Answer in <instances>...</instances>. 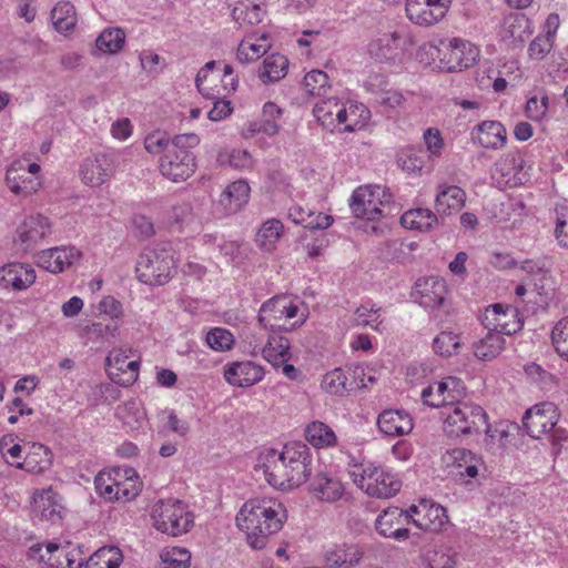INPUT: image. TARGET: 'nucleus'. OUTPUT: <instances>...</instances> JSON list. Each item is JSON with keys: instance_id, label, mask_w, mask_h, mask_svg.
Here are the masks:
<instances>
[{"instance_id": "3c124183", "label": "nucleus", "mask_w": 568, "mask_h": 568, "mask_svg": "<svg viewBox=\"0 0 568 568\" xmlns=\"http://www.w3.org/2000/svg\"><path fill=\"white\" fill-rule=\"evenodd\" d=\"M460 346V337L450 331L440 332L433 342L436 354L440 356H452L457 353Z\"/></svg>"}, {"instance_id": "1a4fd4ad", "label": "nucleus", "mask_w": 568, "mask_h": 568, "mask_svg": "<svg viewBox=\"0 0 568 568\" xmlns=\"http://www.w3.org/2000/svg\"><path fill=\"white\" fill-rule=\"evenodd\" d=\"M412 514L419 515V508L415 505L410 506L408 510L389 507L377 516L375 528L383 537L406 540L409 537L407 525L412 523Z\"/></svg>"}, {"instance_id": "774afa93", "label": "nucleus", "mask_w": 568, "mask_h": 568, "mask_svg": "<svg viewBox=\"0 0 568 568\" xmlns=\"http://www.w3.org/2000/svg\"><path fill=\"white\" fill-rule=\"evenodd\" d=\"M555 236L558 244L568 247V212H561L557 216Z\"/></svg>"}, {"instance_id": "09e8293b", "label": "nucleus", "mask_w": 568, "mask_h": 568, "mask_svg": "<svg viewBox=\"0 0 568 568\" xmlns=\"http://www.w3.org/2000/svg\"><path fill=\"white\" fill-rule=\"evenodd\" d=\"M282 232L283 224L280 220H268L260 229L256 237V243L264 251H271L275 242L281 237Z\"/></svg>"}, {"instance_id": "ddd939ff", "label": "nucleus", "mask_w": 568, "mask_h": 568, "mask_svg": "<svg viewBox=\"0 0 568 568\" xmlns=\"http://www.w3.org/2000/svg\"><path fill=\"white\" fill-rule=\"evenodd\" d=\"M463 382L457 377L448 376L424 388L420 397L425 405L437 408L454 404L463 395Z\"/></svg>"}, {"instance_id": "f03ea898", "label": "nucleus", "mask_w": 568, "mask_h": 568, "mask_svg": "<svg viewBox=\"0 0 568 568\" xmlns=\"http://www.w3.org/2000/svg\"><path fill=\"white\" fill-rule=\"evenodd\" d=\"M558 420L557 406L550 402L534 405L523 416V425L527 434L534 439L547 438L555 455L560 453L562 444L568 440V432L558 426Z\"/></svg>"}, {"instance_id": "4be33fe9", "label": "nucleus", "mask_w": 568, "mask_h": 568, "mask_svg": "<svg viewBox=\"0 0 568 568\" xmlns=\"http://www.w3.org/2000/svg\"><path fill=\"white\" fill-rule=\"evenodd\" d=\"M310 493L326 503L338 500L344 494L342 481L327 473L318 471L310 481Z\"/></svg>"}, {"instance_id": "6e6d98bb", "label": "nucleus", "mask_w": 568, "mask_h": 568, "mask_svg": "<svg viewBox=\"0 0 568 568\" xmlns=\"http://www.w3.org/2000/svg\"><path fill=\"white\" fill-rule=\"evenodd\" d=\"M305 91L313 97H321L329 89L328 77L324 71L312 70L304 77Z\"/></svg>"}, {"instance_id": "4c0bfd02", "label": "nucleus", "mask_w": 568, "mask_h": 568, "mask_svg": "<svg viewBox=\"0 0 568 568\" xmlns=\"http://www.w3.org/2000/svg\"><path fill=\"white\" fill-rule=\"evenodd\" d=\"M344 102L331 98L317 102L313 109L316 120L326 129L333 131L338 126L339 110Z\"/></svg>"}, {"instance_id": "6e6552de", "label": "nucleus", "mask_w": 568, "mask_h": 568, "mask_svg": "<svg viewBox=\"0 0 568 568\" xmlns=\"http://www.w3.org/2000/svg\"><path fill=\"white\" fill-rule=\"evenodd\" d=\"M392 201V195L381 185H364L357 187L351 197L349 206L356 217L368 221L378 220L383 207Z\"/></svg>"}, {"instance_id": "052dcab7", "label": "nucleus", "mask_w": 568, "mask_h": 568, "mask_svg": "<svg viewBox=\"0 0 568 568\" xmlns=\"http://www.w3.org/2000/svg\"><path fill=\"white\" fill-rule=\"evenodd\" d=\"M106 366L109 367V375L115 383V379L121 378L120 374L125 373V364L128 355L123 349H113L106 356Z\"/></svg>"}, {"instance_id": "b1692460", "label": "nucleus", "mask_w": 568, "mask_h": 568, "mask_svg": "<svg viewBox=\"0 0 568 568\" xmlns=\"http://www.w3.org/2000/svg\"><path fill=\"white\" fill-rule=\"evenodd\" d=\"M81 256L75 247H53L43 251L40 255V264L51 273L63 272L67 267L74 264Z\"/></svg>"}, {"instance_id": "c9c22d12", "label": "nucleus", "mask_w": 568, "mask_h": 568, "mask_svg": "<svg viewBox=\"0 0 568 568\" xmlns=\"http://www.w3.org/2000/svg\"><path fill=\"white\" fill-rule=\"evenodd\" d=\"M362 559V552L356 546L337 547L325 555L327 568H351Z\"/></svg>"}, {"instance_id": "c756f323", "label": "nucleus", "mask_w": 568, "mask_h": 568, "mask_svg": "<svg viewBox=\"0 0 568 568\" xmlns=\"http://www.w3.org/2000/svg\"><path fill=\"white\" fill-rule=\"evenodd\" d=\"M250 185L244 180L232 182L220 196V204L226 214L239 212L248 201Z\"/></svg>"}, {"instance_id": "cd10ccee", "label": "nucleus", "mask_w": 568, "mask_h": 568, "mask_svg": "<svg viewBox=\"0 0 568 568\" xmlns=\"http://www.w3.org/2000/svg\"><path fill=\"white\" fill-rule=\"evenodd\" d=\"M466 193L456 185H449L438 192L435 200V210L442 222L446 216L459 212L465 205Z\"/></svg>"}, {"instance_id": "37998d69", "label": "nucleus", "mask_w": 568, "mask_h": 568, "mask_svg": "<svg viewBox=\"0 0 568 568\" xmlns=\"http://www.w3.org/2000/svg\"><path fill=\"white\" fill-rule=\"evenodd\" d=\"M288 68L286 57L275 53L267 55L260 71V78L264 82H275L284 78Z\"/></svg>"}, {"instance_id": "bf43d9fd", "label": "nucleus", "mask_w": 568, "mask_h": 568, "mask_svg": "<svg viewBox=\"0 0 568 568\" xmlns=\"http://www.w3.org/2000/svg\"><path fill=\"white\" fill-rule=\"evenodd\" d=\"M164 568H189L190 552L184 548H172L161 556Z\"/></svg>"}, {"instance_id": "49530a36", "label": "nucleus", "mask_w": 568, "mask_h": 568, "mask_svg": "<svg viewBox=\"0 0 568 568\" xmlns=\"http://www.w3.org/2000/svg\"><path fill=\"white\" fill-rule=\"evenodd\" d=\"M116 416L130 429H135L142 426L145 420V413L140 408L139 403L135 400L125 402L116 408Z\"/></svg>"}, {"instance_id": "e433bc0d", "label": "nucleus", "mask_w": 568, "mask_h": 568, "mask_svg": "<svg viewBox=\"0 0 568 568\" xmlns=\"http://www.w3.org/2000/svg\"><path fill=\"white\" fill-rule=\"evenodd\" d=\"M505 344L504 336L494 331H488L485 337L474 344V354L480 361H491L501 353Z\"/></svg>"}, {"instance_id": "2eb2a0df", "label": "nucleus", "mask_w": 568, "mask_h": 568, "mask_svg": "<svg viewBox=\"0 0 568 568\" xmlns=\"http://www.w3.org/2000/svg\"><path fill=\"white\" fill-rule=\"evenodd\" d=\"M443 68L448 72H457L469 68L476 61L478 50L468 41L454 38L440 51Z\"/></svg>"}, {"instance_id": "f704fd0d", "label": "nucleus", "mask_w": 568, "mask_h": 568, "mask_svg": "<svg viewBox=\"0 0 568 568\" xmlns=\"http://www.w3.org/2000/svg\"><path fill=\"white\" fill-rule=\"evenodd\" d=\"M478 143L486 149H500L506 143V130L500 122L484 121L477 125Z\"/></svg>"}, {"instance_id": "7ed1b4c3", "label": "nucleus", "mask_w": 568, "mask_h": 568, "mask_svg": "<svg viewBox=\"0 0 568 568\" xmlns=\"http://www.w3.org/2000/svg\"><path fill=\"white\" fill-rule=\"evenodd\" d=\"M200 139L194 133L178 134L171 139L168 152L159 160L161 174L172 181L187 180L196 169L195 155L192 149L197 146Z\"/></svg>"}, {"instance_id": "de8ad7c7", "label": "nucleus", "mask_w": 568, "mask_h": 568, "mask_svg": "<svg viewBox=\"0 0 568 568\" xmlns=\"http://www.w3.org/2000/svg\"><path fill=\"white\" fill-rule=\"evenodd\" d=\"M285 297H273L262 304L257 321L263 327H273L272 320H281L284 315Z\"/></svg>"}, {"instance_id": "473e14b6", "label": "nucleus", "mask_w": 568, "mask_h": 568, "mask_svg": "<svg viewBox=\"0 0 568 568\" xmlns=\"http://www.w3.org/2000/svg\"><path fill=\"white\" fill-rule=\"evenodd\" d=\"M52 552L50 568H81L84 559L75 549H70L69 544L65 546L49 541L48 550Z\"/></svg>"}, {"instance_id": "f257e3e1", "label": "nucleus", "mask_w": 568, "mask_h": 568, "mask_svg": "<svg viewBox=\"0 0 568 568\" xmlns=\"http://www.w3.org/2000/svg\"><path fill=\"white\" fill-rule=\"evenodd\" d=\"M286 519L283 504L271 498L251 499L240 509L236 525L246 534L252 548L263 549L268 537L278 532Z\"/></svg>"}, {"instance_id": "0eeeda50", "label": "nucleus", "mask_w": 568, "mask_h": 568, "mask_svg": "<svg viewBox=\"0 0 568 568\" xmlns=\"http://www.w3.org/2000/svg\"><path fill=\"white\" fill-rule=\"evenodd\" d=\"M351 476L361 489L376 498H390L402 486L393 474L373 464L356 466Z\"/></svg>"}, {"instance_id": "2f4dec72", "label": "nucleus", "mask_w": 568, "mask_h": 568, "mask_svg": "<svg viewBox=\"0 0 568 568\" xmlns=\"http://www.w3.org/2000/svg\"><path fill=\"white\" fill-rule=\"evenodd\" d=\"M400 223L409 230L428 232L443 222L437 213L418 207L406 211L400 217Z\"/></svg>"}, {"instance_id": "f3484780", "label": "nucleus", "mask_w": 568, "mask_h": 568, "mask_svg": "<svg viewBox=\"0 0 568 568\" xmlns=\"http://www.w3.org/2000/svg\"><path fill=\"white\" fill-rule=\"evenodd\" d=\"M405 10L407 18L419 26H432L447 13L444 3L436 0H406Z\"/></svg>"}, {"instance_id": "f8f14e48", "label": "nucleus", "mask_w": 568, "mask_h": 568, "mask_svg": "<svg viewBox=\"0 0 568 568\" xmlns=\"http://www.w3.org/2000/svg\"><path fill=\"white\" fill-rule=\"evenodd\" d=\"M282 454L288 466L291 480L300 487L311 476L312 455L310 448L302 442H291L284 445Z\"/></svg>"}, {"instance_id": "680f3d73", "label": "nucleus", "mask_w": 568, "mask_h": 568, "mask_svg": "<svg viewBox=\"0 0 568 568\" xmlns=\"http://www.w3.org/2000/svg\"><path fill=\"white\" fill-rule=\"evenodd\" d=\"M94 486L97 493L105 500L113 501L119 497V494H115L118 493V481L112 480L110 476L99 474L94 479Z\"/></svg>"}, {"instance_id": "423d86ee", "label": "nucleus", "mask_w": 568, "mask_h": 568, "mask_svg": "<svg viewBox=\"0 0 568 568\" xmlns=\"http://www.w3.org/2000/svg\"><path fill=\"white\" fill-rule=\"evenodd\" d=\"M174 258L169 250L148 248L136 261L135 273L141 283L148 285H163L172 278Z\"/></svg>"}, {"instance_id": "0e129e2a", "label": "nucleus", "mask_w": 568, "mask_h": 568, "mask_svg": "<svg viewBox=\"0 0 568 568\" xmlns=\"http://www.w3.org/2000/svg\"><path fill=\"white\" fill-rule=\"evenodd\" d=\"M554 40L541 34L537 36L528 47V55L532 60H542L552 49Z\"/></svg>"}, {"instance_id": "a19ab883", "label": "nucleus", "mask_w": 568, "mask_h": 568, "mask_svg": "<svg viewBox=\"0 0 568 568\" xmlns=\"http://www.w3.org/2000/svg\"><path fill=\"white\" fill-rule=\"evenodd\" d=\"M271 44L267 36L263 34L258 41H253L252 38L242 40L237 48L236 57L241 63H250L260 59L270 49Z\"/></svg>"}, {"instance_id": "20e7f679", "label": "nucleus", "mask_w": 568, "mask_h": 568, "mask_svg": "<svg viewBox=\"0 0 568 568\" xmlns=\"http://www.w3.org/2000/svg\"><path fill=\"white\" fill-rule=\"evenodd\" d=\"M153 527L168 536L179 537L191 530L194 516L187 506L179 499H161L151 510Z\"/></svg>"}, {"instance_id": "5fc2aeb1", "label": "nucleus", "mask_w": 568, "mask_h": 568, "mask_svg": "<svg viewBox=\"0 0 568 568\" xmlns=\"http://www.w3.org/2000/svg\"><path fill=\"white\" fill-rule=\"evenodd\" d=\"M551 343L556 353L568 362V316L559 320L552 327Z\"/></svg>"}, {"instance_id": "aec40b11", "label": "nucleus", "mask_w": 568, "mask_h": 568, "mask_svg": "<svg viewBox=\"0 0 568 568\" xmlns=\"http://www.w3.org/2000/svg\"><path fill=\"white\" fill-rule=\"evenodd\" d=\"M263 377V367L251 361L233 363L224 369L226 382L236 387H250Z\"/></svg>"}, {"instance_id": "864d4df0", "label": "nucleus", "mask_w": 568, "mask_h": 568, "mask_svg": "<svg viewBox=\"0 0 568 568\" xmlns=\"http://www.w3.org/2000/svg\"><path fill=\"white\" fill-rule=\"evenodd\" d=\"M142 483L139 480L134 469H125L124 481H118L119 497L116 500L129 501L134 499L141 491Z\"/></svg>"}, {"instance_id": "13d9d810", "label": "nucleus", "mask_w": 568, "mask_h": 568, "mask_svg": "<svg viewBox=\"0 0 568 568\" xmlns=\"http://www.w3.org/2000/svg\"><path fill=\"white\" fill-rule=\"evenodd\" d=\"M206 343L207 345L219 352H225L232 348L234 344V337L232 333L222 327L212 328L206 334Z\"/></svg>"}, {"instance_id": "412c9836", "label": "nucleus", "mask_w": 568, "mask_h": 568, "mask_svg": "<svg viewBox=\"0 0 568 568\" xmlns=\"http://www.w3.org/2000/svg\"><path fill=\"white\" fill-rule=\"evenodd\" d=\"M445 282L438 277L418 280L415 285V294L418 296V303L428 310L442 307L445 301Z\"/></svg>"}, {"instance_id": "72a5a7b5", "label": "nucleus", "mask_w": 568, "mask_h": 568, "mask_svg": "<svg viewBox=\"0 0 568 568\" xmlns=\"http://www.w3.org/2000/svg\"><path fill=\"white\" fill-rule=\"evenodd\" d=\"M262 355L273 366L287 363L292 358L290 339L282 335H270Z\"/></svg>"}, {"instance_id": "393cba45", "label": "nucleus", "mask_w": 568, "mask_h": 568, "mask_svg": "<svg viewBox=\"0 0 568 568\" xmlns=\"http://www.w3.org/2000/svg\"><path fill=\"white\" fill-rule=\"evenodd\" d=\"M382 433L388 436H403L413 429V419L404 410L386 409L377 418Z\"/></svg>"}, {"instance_id": "7c9ffc66", "label": "nucleus", "mask_w": 568, "mask_h": 568, "mask_svg": "<svg viewBox=\"0 0 568 568\" xmlns=\"http://www.w3.org/2000/svg\"><path fill=\"white\" fill-rule=\"evenodd\" d=\"M420 514L417 518L412 516V523L423 530L437 531L448 521L446 509L438 504L417 506Z\"/></svg>"}, {"instance_id": "e2e57ef3", "label": "nucleus", "mask_w": 568, "mask_h": 568, "mask_svg": "<svg viewBox=\"0 0 568 568\" xmlns=\"http://www.w3.org/2000/svg\"><path fill=\"white\" fill-rule=\"evenodd\" d=\"M170 144L171 140L161 132L150 133L144 140V148L151 154H165Z\"/></svg>"}, {"instance_id": "ea45409f", "label": "nucleus", "mask_w": 568, "mask_h": 568, "mask_svg": "<svg viewBox=\"0 0 568 568\" xmlns=\"http://www.w3.org/2000/svg\"><path fill=\"white\" fill-rule=\"evenodd\" d=\"M51 464V454L42 444H36L26 456L24 460L17 463L16 467L24 469L29 473L40 474L44 471Z\"/></svg>"}, {"instance_id": "69168bd1", "label": "nucleus", "mask_w": 568, "mask_h": 568, "mask_svg": "<svg viewBox=\"0 0 568 568\" xmlns=\"http://www.w3.org/2000/svg\"><path fill=\"white\" fill-rule=\"evenodd\" d=\"M94 556L101 561V568H119L122 561L121 550L116 547L101 548Z\"/></svg>"}, {"instance_id": "58836bf2", "label": "nucleus", "mask_w": 568, "mask_h": 568, "mask_svg": "<svg viewBox=\"0 0 568 568\" xmlns=\"http://www.w3.org/2000/svg\"><path fill=\"white\" fill-rule=\"evenodd\" d=\"M77 20L75 8L69 1L57 3L51 11L52 24L59 33L67 34L73 31Z\"/></svg>"}, {"instance_id": "4468645a", "label": "nucleus", "mask_w": 568, "mask_h": 568, "mask_svg": "<svg viewBox=\"0 0 568 568\" xmlns=\"http://www.w3.org/2000/svg\"><path fill=\"white\" fill-rule=\"evenodd\" d=\"M114 173V159L111 154L98 153L82 161L79 175L91 187L104 184Z\"/></svg>"}, {"instance_id": "a211bd4d", "label": "nucleus", "mask_w": 568, "mask_h": 568, "mask_svg": "<svg viewBox=\"0 0 568 568\" xmlns=\"http://www.w3.org/2000/svg\"><path fill=\"white\" fill-rule=\"evenodd\" d=\"M51 232L49 220L41 215H30L17 229V235L23 250L34 248Z\"/></svg>"}, {"instance_id": "338daca9", "label": "nucleus", "mask_w": 568, "mask_h": 568, "mask_svg": "<svg viewBox=\"0 0 568 568\" xmlns=\"http://www.w3.org/2000/svg\"><path fill=\"white\" fill-rule=\"evenodd\" d=\"M379 311L381 308L374 310V308H367L366 306L362 305L355 311V322L358 326L362 327H374L377 328V325L374 326V324L381 323L378 321L379 318Z\"/></svg>"}, {"instance_id": "9b49d317", "label": "nucleus", "mask_w": 568, "mask_h": 568, "mask_svg": "<svg viewBox=\"0 0 568 568\" xmlns=\"http://www.w3.org/2000/svg\"><path fill=\"white\" fill-rule=\"evenodd\" d=\"M483 324L488 331L503 336L519 332L524 326V320L516 307L496 303L486 308Z\"/></svg>"}, {"instance_id": "603ef678", "label": "nucleus", "mask_w": 568, "mask_h": 568, "mask_svg": "<svg viewBox=\"0 0 568 568\" xmlns=\"http://www.w3.org/2000/svg\"><path fill=\"white\" fill-rule=\"evenodd\" d=\"M234 20L240 23L256 24L262 21V9L258 3L251 0L236 6L232 11Z\"/></svg>"}, {"instance_id": "4d7b16f0", "label": "nucleus", "mask_w": 568, "mask_h": 568, "mask_svg": "<svg viewBox=\"0 0 568 568\" xmlns=\"http://www.w3.org/2000/svg\"><path fill=\"white\" fill-rule=\"evenodd\" d=\"M457 552L448 547H436L428 551L427 561L430 568H454Z\"/></svg>"}, {"instance_id": "39448f33", "label": "nucleus", "mask_w": 568, "mask_h": 568, "mask_svg": "<svg viewBox=\"0 0 568 568\" xmlns=\"http://www.w3.org/2000/svg\"><path fill=\"white\" fill-rule=\"evenodd\" d=\"M486 412L475 404L458 403L444 420V432L449 437H459L468 434L489 435L490 426Z\"/></svg>"}, {"instance_id": "c03bdc74", "label": "nucleus", "mask_w": 568, "mask_h": 568, "mask_svg": "<svg viewBox=\"0 0 568 568\" xmlns=\"http://www.w3.org/2000/svg\"><path fill=\"white\" fill-rule=\"evenodd\" d=\"M322 388L336 396H345L353 389V384L347 382V376L342 368H335L323 376Z\"/></svg>"}, {"instance_id": "6ab92c4d", "label": "nucleus", "mask_w": 568, "mask_h": 568, "mask_svg": "<svg viewBox=\"0 0 568 568\" xmlns=\"http://www.w3.org/2000/svg\"><path fill=\"white\" fill-rule=\"evenodd\" d=\"M36 281V271L31 265L9 263L0 267V287L22 291Z\"/></svg>"}, {"instance_id": "a18cd8bd", "label": "nucleus", "mask_w": 568, "mask_h": 568, "mask_svg": "<svg viewBox=\"0 0 568 568\" xmlns=\"http://www.w3.org/2000/svg\"><path fill=\"white\" fill-rule=\"evenodd\" d=\"M125 42V33L120 28L105 29L95 40L97 49L114 54L122 50Z\"/></svg>"}, {"instance_id": "a878e982", "label": "nucleus", "mask_w": 568, "mask_h": 568, "mask_svg": "<svg viewBox=\"0 0 568 568\" xmlns=\"http://www.w3.org/2000/svg\"><path fill=\"white\" fill-rule=\"evenodd\" d=\"M21 170H23V163L20 161L13 162L6 172V183L14 194L28 196L39 189L40 181L37 176L20 172Z\"/></svg>"}, {"instance_id": "79ce46f5", "label": "nucleus", "mask_w": 568, "mask_h": 568, "mask_svg": "<svg viewBox=\"0 0 568 568\" xmlns=\"http://www.w3.org/2000/svg\"><path fill=\"white\" fill-rule=\"evenodd\" d=\"M305 438L316 448L334 446L337 439L333 429L318 420L307 425L305 428Z\"/></svg>"}, {"instance_id": "8fccbe9b", "label": "nucleus", "mask_w": 568, "mask_h": 568, "mask_svg": "<svg viewBox=\"0 0 568 568\" xmlns=\"http://www.w3.org/2000/svg\"><path fill=\"white\" fill-rule=\"evenodd\" d=\"M397 164L407 173H420L425 164V152L416 149L403 150L397 155Z\"/></svg>"}, {"instance_id": "9d476101", "label": "nucleus", "mask_w": 568, "mask_h": 568, "mask_svg": "<svg viewBox=\"0 0 568 568\" xmlns=\"http://www.w3.org/2000/svg\"><path fill=\"white\" fill-rule=\"evenodd\" d=\"M262 470L266 481L278 489L297 488L293 480L282 452L268 448L260 454L256 470Z\"/></svg>"}, {"instance_id": "dca6fc26", "label": "nucleus", "mask_w": 568, "mask_h": 568, "mask_svg": "<svg viewBox=\"0 0 568 568\" xmlns=\"http://www.w3.org/2000/svg\"><path fill=\"white\" fill-rule=\"evenodd\" d=\"M410 44L409 34L404 29H399L373 39L368 44V52L376 61H390L398 55L399 50Z\"/></svg>"}, {"instance_id": "5701e85b", "label": "nucleus", "mask_w": 568, "mask_h": 568, "mask_svg": "<svg viewBox=\"0 0 568 568\" xmlns=\"http://www.w3.org/2000/svg\"><path fill=\"white\" fill-rule=\"evenodd\" d=\"M282 116V110L273 102H266L263 106L262 118L248 122L244 128V136L251 138L258 133H265L273 136L280 131L278 119Z\"/></svg>"}, {"instance_id": "bb28decb", "label": "nucleus", "mask_w": 568, "mask_h": 568, "mask_svg": "<svg viewBox=\"0 0 568 568\" xmlns=\"http://www.w3.org/2000/svg\"><path fill=\"white\" fill-rule=\"evenodd\" d=\"M338 113L337 129L341 132H354L364 128L371 116L369 110L357 102L344 103Z\"/></svg>"}, {"instance_id": "c85d7f7f", "label": "nucleus", "mask_w": 568, "mask_h": 568, "mask_svg": "<svg viewBox=\"0 0 568 568\" xmlns=\"http://www.w3.org/2000/svg\"><path fill=\"white\" fill-rule=\"evenodd\" d=\"M61 509L58 495L52 488L33 495V511L42 520L57 523L61 518Z\"/></svg>"}]
</instances>
